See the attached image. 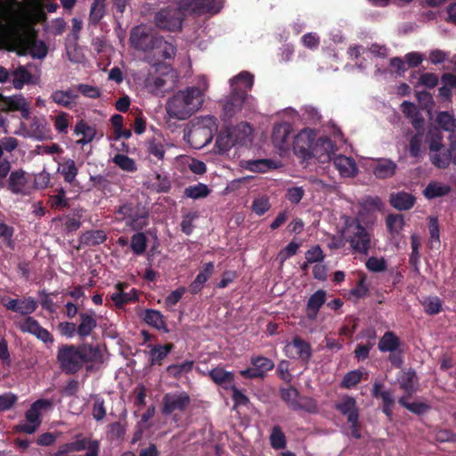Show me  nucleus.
I'll use <instances>...</instances> for the list:
<instances>
[{"label": "nucleus", "instance_id": "nucleus-16", "mask_svg": "<svg viewBox=\"0 0 456 456\" xmlns=\"http://www.w3.org/2000/svg\"><path fill=\"white\" fill-rule=\"evenodd\" d=\"M285 354L291 359H298L307 363L312 357L311 346L299 337H295L291 342L287 343Z\"/></svg>", "mask_w": 456, "mask_h": 456}, {"label": "nucleus", "instance_id": "nucleus-8", "mask_svg": "<svg viewBox=\"0 0 456 456\" xmlns=\"http://www.w3.org/2000/svg\"><path fill=\"white\" fill-rule=\"evenodd\" d=\"M118 214L133 230L142 229L146 225L147 212L139 204H124L118 208Z\"/></svg>", "mask_w": 456, "mask_h": 456}, {"label": "nucleus", "instance_id": "nucleus-37", "mask_svg": "<svg viewBox=\"0 0 456 456\" xmlns=\"http://www.w3.org/2000/svg\"><path fill=\"white\" fill-rule=\"evenodd\" d=\"M326 299V293L323 290H318L311 296L307 302V316L310 319H314L321 306L324 304Z\"/></svg>", "mask_w": 456, "mask_h": 456}, {"label": "nucleus", "instance_id": "nucleus-40", "mask_svg": "<svg viewBox=\"0 0 456 456\" xmlns=\"http://www.w3.org/2000/svg\"><path fill=\"white\" fill-rule=\"evenodd\" d=\"M80 355L82 356V364L85 362H97L102 359L100 349L91 345L79 346Z\"/></svg>", "mask_w": 456, "mask_h": 456}, {"label": "nucleus", "instance_id": "nucleus-43", "mask_svg": "<svg viewBox=\"0 0 456 456\" xmlns=\"http://www.w3.org/2000/svg\"><path fill=\"white\" fill-rule=\"evenodd\" d=\"M281 398L283 399V401L286 402L289 408L297 410L301 407V404L298 400L299 394L295 387H289L287 388H282L281 390Z\"/></svg>", "mask_w": 456, "mask_h": 456}, {"label": "nucleus", "instance_id": "nucleus-51", "mask_svg": "<svg viewBox=\"0 0 456 456\" xmlns=\"http://www.w3.org/2000/svg\"><path fill=\"white\" fill-rule=\"evenodd\" d=\"M251 363L262 378L274 367L273 361L263 356L252 357Z\"/></svg>", "mask_w": 456, "mask_h": 456}, {"label": "nucleus", "instance_id": "nucleus-38", "mask_svg": "<svg viewBox=\"0 0 456 456\" xmlns=\"http://www.w3.org/2000/svg\"><path fill=\"white\" fill-rule=\"evenodd\" d=\"M194 365V362L191 360L184 361L183 362L171 364L167 368V374L175 379H180L185 374L189 373Z\"/></svg>", "mask_w": 456, "mask_h": 456}, {"label": "nucleus", "instance_id": "nucleus-21", "mask_svg": "<svg viewBox=\"0 0 456 456\" xmlns=\"http://www.w3.org/2000/svg\"><path fill=\"white\" fill-rule=\"evenodd\" d=\"M51 99L54 103L70 109L77 105L78 94L72 88H69L67 90H55L53 92Z\"/></svg>", "mask_w": 456, "mask_h": 456}, {"label": "nucleus", "instance_id": "nucleus-2", "mask_svg": "<svg viewBox=\"0 0 456 456\" xmlns=\"http://www.w3.org/2000/svg\"><path fill=\"white\" fill-rule=\"evenodd\" d=\"M209 84L205 76L197 78V84L175 92L167 102V115L175 119L185 120L199 111L205 101Z\"/></svg>", "mask_w": 456, "mask_h": 456}, {"label": "nucleus", "instance_id": "nucleus-12", "mask_svg": "<svg viewBox=\"0 0 456 456\" xmlns=\"http://www.w3.org/2000/svg\"><path fill=\"white\" fill-rule=\"evenodd\" d=\"M0 110L20 111L22 118L28 119L30 117V104L22 94L4 96L0 94Z\"/></svg>", "mask_w": 456, "mask_h": 456}, {"label": "nucleus", "instance_id": "nucleus-46", "mask_svg": "<svg viewBox=\"0 0 456 456\" xmlns=\"http://www.w3.org/2000/svg\"><path fill=\"white\" fill-rule=\"evenodd\" d=\"M172 349L173 344H167L165 346L158 345L153 346L150 351L151 363H159L167 356Z\"/></svg>", "mask_w": 456, "mask_h": 456}, {"label": "nucleus", "instance_id": "nucleus-62", "mask_svg": "<svg viewBox=\"0 0 456 456\" xmlns=\"http://www.w3.org/2000/svg\"><path fill=\"white\" fill-rule=\"evenodd\" d=\"M422 304L425 312L428 314H436L441 311V300L436 297H428Z\"/></svg>", "mask_w": 456, "mask_h": 456}, {"label": "nucleus", "instance_id": "nucleus-60", "mask_svg": "<svg viewBox=\"0 0 456 456\" xmlns=\"http://www.w3.org/2000/svg\"><path fill=\"white\" fill-rule=\"evenodd\" d=\"M242 167L253 172L264 173L271 168V163L266 159H258L245 161Z\"/></svg>", "mask_w": 456, "mask_h": 456}, {"label": "nucleus", "instance_id": "nucleus-44", "mask_svg": "<svg viewBox=\"0 0 456 456\" xmlns=\"http://www.w3.org/2000/svg\"><path fill=\"white\" fill-rule=\"evenodd\" d=\"M232 136L227 128L218 134L216 146L219 153H224L235 145Z\"/></svg>", "mask_w": 456, "mask_h": 456}, {"label": "nucleus", "instance_id": "nucleus-5", "mask_svg": "<svg viewBox=\"0 0 456 456\" xmlns=\"http://www.w3.org/2000/svg\"><path fill=\"white\" fill-rule=\"evenodd\" d=\"M345 242L354 253L368 255L371 245L370 232L357 219H347L341 231Z\"/></svg>", "mask_w": 456, "mask_h": 456}, {"label": "nucleus", "instance_id": "nucleus-41", "mask_svg": "<svg viewBox=\"0 0 456 456\" xmlns=\"http://www.w3.org/2000/svg\"><path fill=\"white\" fill-rule=\"evenodd\" d=\"M399 346V338L393 332H386L379 342L381 352L395 353Z\"/></svg>", "mask_w": 456, "mask_h": 456}, {"label": "nucleus", "instance_id": "nucleus-17", "mask_svg": "<svg viewBox=\"0 0 456 456\" xmlns=\"http://www.w3.org/2000/svg\"><path fill=\"white\" fill-rule=\"evenodd\" d=\"M18 327L22 332H28L36 336L45 343H53V338L51 333L41 327L40 324L32 317H28L18 322Z\"/></svg>", "mask_w": 456, "mask_h": 456}, {"label": "nucleus", "instance_id": "nucleus-33", "mask_svg": "<svg viewBox=\"0 0 456 456\" xmlns=\"http://www.w3.org/2000/svg\"><path fill=\"white\" fill-rule=\"evenodd\" d=\"M142 316L147 324L156 328L157 330H164L165 332L168 331L165 318L160 312L147 309L143 312Z\"/></svg>", "mask_w": 456, "mask_h": 456}, {"label": "nucleus", "instance_id": "nucleus-64", "mask_svg": "<svg viewBox=\"0 0 456 456\" xmlns=\"http://www.w3.org/2000/svg\"><path fill=\"white\" fill-rule=\"evenodd\" d=\"M362 372L360 370H352L346 373L342 380V386L346 388H351L357 385L362 379Z\"/></svg>", "mask_w": 456, "mask_h": 456}, {"label": "nucleus", "instance_id": "nucleus-15", "mask_svg": "<svg viewBox=\"0 0 456 456\" xmlns=\"http://www.w3.org/2000/svg\"><path fill=\"white\" fill-rule=\"evenodd\" d=\"M15 134L33 138L37 141L50 138V131L46 126L45 121L37 118H34L28 126L22 123L20 130L16 131Z\"/></svg>", "mask_w": 456, "mask_h": 456}, {"label": "nucleus", "instance_id": "nucleus-36", "mask_svg": "<svg viewBox=\"0 0 456 456\" xmlns=\"http://www.w3.org/2000/svg\"><path fill=\"white\" fill-rule=\"evenodd\" d=\"M403 113L411 120L412 126L419 129L423 125V118H421L417 106L411 102L404 101L402 105Z\"/></svg>", "mask_w": 456, "mask_h": 456}, {"label": "nucleus", "instance_id": "nucleus-1", "mask_svg": "<svg viewBox=\"0 0 456 456\" xmlns=\"http://www.w3.org/2000/svg\"><path fill=\"white\" fill-rule=\"evenodd\" d=\"M28 19L26 10L16 0H0V38L7 49L43 59L47 54V47L44 42L34 38Z\"/></svg>", "mask_w": 456, "mask_h": 456}, {"label": "nucleus", "instance_id": "nucleus-4", "mask_svg": "<svg viewBox=\"0 0 456 456\" xmlns=\"http://www.w3.org/2000/svg\"><path fill=\"white\" fill-rule=\"evenodd\" d=\"M216 130L217 125L213 117L200 116L190 122L183 138L192 148L201 149L212 141Z\"/></svg>", "mask_w": 456, "mask_h": 456}, {"label": "nucleus", "instance_id": "nucleus-26", "mask_svg": "<svg viewBox=\"0 0 456 456\" xmlns=\"http://www.w3.org/2000/svg\"><path fill=\"white\" fill-rule=\"evenodd\" d=\"M208 376L217 385L230 388L233 385L234 374L222 367H216L208 371Z\"/></svg>", "mask_w": 456, "mask_h": 456}, {"label": "nucleus", "instance_id": "nucleus-56", "mask_svg": "<svg viewBox=\"0 0 456 456\" xmlns=\"http://www.w3.org/2000/svg\"><path fill=\"white\" fill-rule=\"evenodd\" d=\"M398 403L402 406L406 408L408 411H410L413 413H416V414H422L429 409L428 404H427L426 403H423V402L409 403L405 396L401 397L398 400Z\"/></svg>", "mask_w": 456, "mask_h": 456}, {"label": "nucleus", "instance_id": "nucleus-14", "mask_svg": "<svg viewBox=\"0 0 456 456\" xmlns=\"http://www.w3.org/2000/svg\"><path fill=\"white\" fill-rule=\"evenodd\" d=\"M191 403L189 395L184 391L167 393L163 397L162 411L171 414L174 411H183Z\"/></svg>", "mask_w": 456, "mask_h": 456}, {"label": "nucleus", "instance_id": "nucleus-23", "mask_svg": "<svg viewBox=\"0 0 456 456\" xmlns=\"http://www.w3.org/2000/svg\"><path fill=\"white\" fill-rule=\"evenodd\" d=\"M254 82V77L248 71H242L239 75L230 79L231 90L234 93H244L247 96V91L250 90Z\"/></svg>", "mask_w": 456, "mask_h": 456}, {"label": "nucleus", "instance_id": "nucleus-13", "mask_svg": "<svg viewBox=\"0 0 456 456\" xmlns=\"http://www.w3.org/2000/svg\"><path fill=\"white\" fill-rule=\"evenodd\" d=\"M157 38L151 33V28L145 25L135 27L130 36L131 45L141 51L151 52L154 40Z\"/></svg>", "mask_w": 456, "mask_h": 456}, {"label": "nucleus", "instance_id": "nucleus-3", "mask_svg": "<svg viewBox=\"0 0 456 456\" xmlns=\"http://www.w3.org/2000/svg\"><path fill=\"white\" fill-rule=\"evenodd\" d=\"M214 0H181L175 5L161 9L154 21L161 29L175 31L181 28L183 17L188 12H212Z\"/></svg>", "mask_w": 456, "mask_h": 456}, {"label": "nucleus", "instance_id": "nucleus-50", "mask_svg": "<svg viewBox=\"0 0 456 456\" xmlns=\"http://www.w3.org/2000/svg\"><path fill=\"white\" fill-rule=\"evenodd\" d=\"M147 151L156 160H163L166 151L165 144L156 139L151 140L147 142Z\"/></svg>", "mask_w": 456, "mask_h": 456}, {"label": "nucleus", "instance_id": "nucleus-20", "mask_svg": "<svg viewBox=\"0 0 456 456\" xmlns=\"http://www.w3.org/2000/svg\"><path fill=\"white\" fill-rule=\"evenodd\" d=\"M336 146L330 139L320 138L315 142L314 156L320 159L322 162L330 161L336 155Z\"/></svg>", "mask_w": 456, "mask_h": 456}, {"label": "nucleus", "instance_id": "nucleus-24", "mask_svg": "<svg viewBox=\"0 0 456 456\" xmlns=\"http://www.w3.org/2000/svg\"><path fill=\"white\" fill-rule=\"evenodd\" d=\"M337 409L344 415L347 416L349 423H354L358 420V411L356 402L351 396H344L337 403Z\"/></svg>", "mask_w": 456, "mask_h": 456}, {"label": "nucleus", "instance_id": "nucleus-47", "mask_svg": "<svg viewBox=\"0 0 456 456\" xmlns=\"http://www.w3.org/2000/svg\"><path fill=\"white\" fill-rule=\"evenodd\" d=\"M59 171L63 175L65 182L69 183L75 181L78 172L76 163L72 159L66 160L59 168Z\"/></svg>", "mask_w": 456, "mask_h": 456}, {"label": "nucleus", "instance_id": "nucleus-61", "mask_svg": "<svg viewBox=\"0 0 456 456\" xmlns=\"http://www.w3.org/2000/svg\"><path fill=\"white\" fill-rule=\"evenodd\" d=\"M131 248L137 255H141L145 251L146 237L143 233L138 232L132 236Z\"/></svg>", "mask_w": 456, "mask_h": 456}, {"label": "nucleus", "instance_id": "nucleus-45", "mask_svg": "<svg viewBox=\"0 0 456 456\" xmlns=\"http://www.w3.org/2000/svg\"><path fill=\"white\" fill-rule=\"evenodd\" d=\"M113 163L120 169L126 172H134L137 170L135 161L125 154H117L112 159Z\"/></svg>", "mask_w": 456, "mask_h": 456}, {"label": "nucleus", "instance_id": "nucleus-53", "mask_svg": "<svg viewBox=\"0 0 456 456\" xmlns=\"http://www.w3.org/2000/svg\"><path fill=\"white\" fill-rule=\"evenodd\" d=\"M106 0H94L90 10L89 20L93 23H98L105 14Z\"/></svg>", "mask_w": 456, "mask_h": 456}, {"label": "nucleus", "instance_id": "nucleus-55", "mask_svg": "<svg viewBox=\"0 0 456 456\" xmlns=\"http://www.w3.org/2000/svg\"><path fill=\"white\" fill-rule=\"evenodd\" d=\"M429 158L432 164L438 168H445L451 162V156L445 149L431 154Z\"/></svg>", "mask_w": 456, "mask_h": 456}, {"label": "nucleus", "instance_id": "nucleus-25", "mask_svg": "<svg viewBox=\"0 0 456 456\" xmlns=\"http://www.w3.org/2000/svg\"><path fill=\"white\" fill-rule=\"evenodd\" d=\"M246 97L244 93H234L231 90V96L224 104V111L227 117H232L240 111L245 102Z\"/></svg>", "mask_w": 456, "mask_h": 456}, {"label": "nucleus", "instance_id": "nucleus-32", "mask_svg": "<svg viewBox=\"0 0 456 456\" xmlns=\"http://www.w3.org/2000/svg\"><path fill=\"white\" fill-rule=\"evenodd\" d=\"M396 169V164L387 159H379L373 167V174L376 177L385 179L391 177Z\"/></svg>", "mask_w": 456, "mask_h": 456}, {"label": "nucleus", "instance_id": "nucleus-57", "mask_svg": "<svg viewBox=\"0 0 456 456\" xmlns=\"http://www.w3.org/2000/svg\"><path fill=\"white\" fill-rule=\"evenodd\" d=\"M93 441H90L82 436H76V438L69 443L64 444L69 453L81 452L90 448Z\"/></svg>", "mask_w": 456, "mask_h": 456}, {"label": "nucleus", "instance_id": "nucleus-27", "mask_svg": "<svg viewBox=\"0 0 456 456\" xmlns=\"http://www.w3.org/2000/svg\"><path fill=\"white\" fill-rule=\"evenodd\" d=\"M80 323L77 328L78 336L85 338L91 335L93 330L97 326V321L94 316V313H82L80 314Z\"/></svg>", "mask_w": 456, "mask_h": 456}, {"label": "nucleus", "instance_id": "nucleus-31", "mask_svg": "<svg viewBox=\"0 0 456 456\" xmlns=\"http://www.w3.org/2000/svg\"><path fill=\"white\" fill-rule=\"evenodd\" d=\"M214 272V264L212 262H208L204 265L203 269L198 273L195 280L191 283L190 289L191 291L194 294L200 291L208 280V278L212 275Z\"/></svg>", "mask_w": 456, "mask_h": 456}, {"label": "nucleus", "instance_id": "nucleus-52", "mask_svg": "<svg viewBox=\"0 0 456 456\" xmlns=\"http://www.w3.org/2000/svg\"><path fill=\"white\" fill-rule=\"evenodd\" d=\"M387 226L393 235L401 232L404 226V220L402 215H389L387 217Z\"/></svg>", "mask_w": 456, "mask_h": 456}, {"label": "nucleus", "instance_id": "nucleus-11", "mask_svg": "<svg viewBox=\"0 0 456 456\" xmlns=\"http://www.w3.org/2000/svg\"><path fill=\"white\" fill-rule=\"evenodd\" d=\"M4 188L14 194L27 195L30 193L32 186L28 173L23 169H16L10 173Z\"/></svg>", "mask_w": 456, "mask_h": 456}, {"label": "nucleus", "instance_id": "nucleus-35", "mask_svg": "<svg viewBox=\"0 0 456 456\" xmlns=\"http://www.w3.org/2000/svg\"><path fill=\"white\" fill-rule=\"evenodd\" d=\"M391 205L399 210H407L413 207L415 198L407 192H398L390 197Z\"/></svg>", "mask_w": 456, "mask_h": 456}, {"label": "nucleus", "instance_id": "nucleus-28", "mask_svg": "<svg viewBox=\"0 0 456 456\" xmlns=\"http://www.w3.org/2000/svg\"><path fill=\"white\" fill-rule=\"evenodd\" d=\"M400 387L408 395H412L418 389V379L416 372L412 370H403L398 377Z\"/></svg>", "mask_w": 456, "mask_h": 456}, {"label": "nucleus", "instance_id": "nucleus-22", "mask_svg": "<svg viewBox=\"0 0 456 456\" xmlns=\"http://www.w3.org/2000/svg\"><path fill=\"white\" fill-rule=\"evenodd\" d=\"M5 306L9 310L25 315L34 313L37 307V303L32 297H27L23 299H10L5 304Z\"/></svg>", "mask_w": 456, "mask_h": 456}, {"label": "nucleus", "instance_id": "nucleus-58", "mask_svg": "<svg viewBox=\"0 0 456 456\" xmlns=\"http://www.w3.org/2000/svg\"><path fill=\"white\" fill-rule=\"evenodd\" d=\"M436 121L445 131H454L456 128V118L449 112H440Z\"/></svg>", "mask_w": 456, "mask_h": 456}, {"label": "nucleus", "instance_id": "nucleus-42", "mask_svg": "<svg viewBox=\"0 0 456 456\" xmlns=\"http://www.w3.org/2000/svg\"><path fill=\"white\" fill-rule=\"evenodd\" d=\"M121 284H118L117 291L111 295V299L118 306H121L122 305L137 298L136 291L134 289H131L129 292H124L121 289Z\"/></svg>", "mask_w": 456, "mask_h": 456}, {"label": "nucleus", "instance_id": "nucleus-29", "mask_svg": "<svg viewBox=\"0 0 456 456\" xmlns=\"http://www.w3.org/2000/svg\"><path fill=\"white\" fill-rule=\"evenodd\" d=\"M151 52L153 53V57L166 60L175 55V48L172 44L163 40L162 37H158L154 40Z\"/></svg>", "mask_w": 456, "mask_h": 456}, {"label": "nucleus", "instance_id": "nucleus-7", "mask_svg": "<svg viewBox=\"0 0 456 456\" xmlns=\"http://www.w3.org/2000/svg\"><path fill=\"white\" fill-rule=\"evenodd\" d=\"M56 357L60 368L65 373L74 374L83 366L79 346L62 345L59 346Z\"/></svg>", "mask_w": 456, "mask_h": 456}, {"label": "nucleus", "instance_id": "nucleus-48", "mask_svg": "<svg viewBox=\"0 0 456 456\" xmlns=\"http://www.w3.org/2000/svg\"><path fill=\"white\" fill-rule=\"evenodd\" d=\"M12 84L17 89H21L25 84L29 83L31 80V74L21 66L12 72Z\"/></svg>", "mask_w": 456, "mask_h": 456}, {"label": "nucleus", "instance_id": "nucleus-6", "mask_svg": "<svg viewBox=\"0 0 456 456\" xmlns=\"http://www.w3.org/2000/svg\"><path fill=\"white\" fill-rule=\"evenodd\" d=\"M174 77V70L170 66L159 65L153 72L149 73L144 85L150 93L161 95L166 92L167 87L171 86Z\"/></svg>", "mask_w": 456, "mask_h": 456}, {"label": "nucleus", "instance_id": "nucleus-9", "mask_svg": "<svg viewBox=\"0 0 456 456\" xmlns=\"http://www.w3.org/2000/svg\"><path fill=\"white\" fill-rule=\"evenodd\" d=\"M52 403L48 400L40 399L35 402L27 411L26 422L18 426V429L26 434H33L41 424V411L51 408Z\"/></svg>", "mask_w": 456, "mask_h": 456}, {"label": "nucleus", "instance_id": "nucleus-19", "mask_svg": "<svg viewBox=\"0 0 456 456\" xmlns=\"http://www.w3.org/2000/svg\"><path fill=\"white\" fill-rule=\"evenodd\" d=\"M342 177L352 178L358 173L354 159L342 154L335 155L331 160Z\"/></svg>", "mask_w": 456, "mask_h": 456}, {"label": "nucleus", "instance_id": "nucleus-34", "mask_svg": "<svg viewBox=\"0 0 456 456\" xmlns=\"http://www.w3.org/2000/svg\"><path fill=\"white\" fill-rule=\"evenodd\" d=\"M451 191V187L437 181L430 182L423 191L424 196L428 200H432L438 197H443L448 194Z\"/></svg>", "mask_w": 456, "mask_h": 456}, {"label": "nucleus", "instance_id": "nucleus-18", "mask_svg": "<svg viewBox=\"0 0 456 456\" xmlns=\"http://www.w3.org/2000/svg\"><path fill=\"white\" fill-rule=\"evenodd\" d=\"M291 126L288 123H281L273 127L272 141L276 149L285 152L290 146Z\"/></svg>", "mask_w": 456, "mask_h": 456}, {"label": "nucleus", "instance_id": "nucleus-49", "mask_svg": "<svg viewBox=\"0 0 456 456\" xmlns=\"http://www.w3.org/2000/svg\"><path fill=\"white\" fill-rule=\"evenodd\" d=\"M106 234L102 231H89L82 234L81 242L86 245H98L104 242Z\"/></svg>", "mask_w": 456, "mask_h": 456}, {"label": "nucleus", "instance_id": "nucleus-59", "mask_svg": "<svg viewBox=\"0 0 456 456\" xmlns=\"http://www.w3.org/2000/svg\"><path fill=\"white\" fill-rule=\"evenodd\" d=\"M74 133L76 135H82V137H86V139L94 140L96 135V130L88 126L84 120H79L77 122Z\"/></svg>", "mask_w": 456, "mask_h": 456}, {"label": "nucleus", "instance_id": "nucleus-63", "mask_svg": "<svg viewBox=\"0 0 456 456\" xmlns=\"http://www.w3.org/2000/svg\"><path fill=\"white\" fill-rule=\"evenodd\" d=\"M270 207L268 198L264 196L255 199L252 203V209L258 216L264 215L270 209Z\"/></svg>", "mask_w": 456, "mask_h": 456}, {"label": "nucleus", "instance_id": "nucleus-10", "mask_svg": "<svg viewBox=\"0 0 456 456\" xmlns=\"http://www.w3.org/2000/svg\"><path fill=\"white\" fill-rule=\"evenodd\" d=\"M316 134L311 128H305L295 137L293 150L296 155L304 159H309L314 154Z\"/></svg>", "mask_w": 456, "mask_h": 456}, {"label": "nucleus", "instance_id": "nucleus-39", "mask_svg": "<svg viewBox=\"0 0 456 456\" xmlns=\"http://www.w3.org/2000/svg\"><path fill=\"white\" fill-rule=\"evenodd\" d=\"M443 135L441 132L436 129L429 130L427 135V142L428 143L429 149V156L435 152H439L442 150H444V145L442 142Z\"/></svg>", "mask_w": 456, "mask_h": 456}, {"label": "nucleus", "instance_id": "nucleus-30", "mask_svg": "<svg viewBox=\"0 0 456 456\" xmlns=\"http://www.w3.org/2000/svg\"><path fill=\"white\" fill-rule=\"evenodd\" d=\"M230 134H232V140L236 144H243L250 141L252 129L248 123H240L235 126L227 128Z\"/></svg>", "mask_w": 456, "mask_h": 456}, {"label": "nucleus", "instance_id": "nucleus-54", "mask_svg": "<svg viewBox=\"0 0 456 456\" xmlns=\"http://www.w3.org/2000/svg\"><path fill=\"white\" fill-rule=\"evenodd\" d=\"M185 195L191 199L205 198L210 193V190L206 184L198 183L192 186H189L185 189Z\"/></svg>", "mask_w": 456, "mask_h": 456}]
</instances>
